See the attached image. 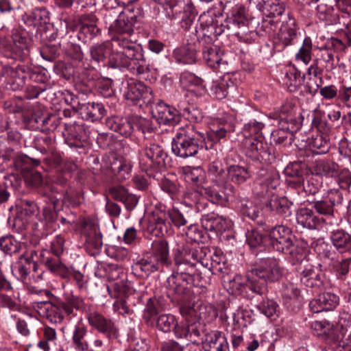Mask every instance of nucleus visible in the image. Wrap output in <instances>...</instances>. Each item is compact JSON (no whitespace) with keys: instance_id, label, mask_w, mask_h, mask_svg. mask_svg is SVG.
<instances>
[{"instance_id":"57","label":"nucleus","mask_w":351,"mask_h":351,"mask_svg":"<svg viewBox=\"0 0 351 351\" xmlns=\"http://www.w3.org/2000/svg\"><path fill=\"white\" fill-rule=\"evenodd\" d=\"M110 52V44L103 43L93 45L90 48L91 60L95 62H103L107 58Z\"/></svg>"},{"instance_id":"61","label":"nucleus","mask_w":351,"mask_h":351,"mask_svg":"<svg viewBox=\"0 0 351 351\" xmlns=\"http://www.w3.org/2000/svg\"><path fill=\"white\" fill-rule=\"evenodd\" d=\"M312 43L309 37L305 38L302 46L295 54V60L307 65L311 60Z\"/></svg>"},{"instance_id":"20","label":"nucleus","mask_w":351,"mask_h":351,"mask_svg":"<svg viewBox=\"0 0 351 351\" xmlns=\"http://www.w3.org/2000/svg\"><path fill=\"white\" fill-rule=\"evenodd\" d=\"M296 220L298 225L310 230L317 229L324 223H331V222H326V219L323 217L315 215L313 209L306 207L298 209Z\"/></svg>"},{"instance_id":"25","label":"nucleus","mask_w":351,"mask_h":351,"mask_svg":"<svg viewBox=\"0 0 351 351\" xmlns=\"http://www.w3.org/2000/svg\"><path fill=\"white\" fill-rule=\"evenodd\" d=\"M109 168L119 181L129 178L132 170V166L128 161L123 157L116 155H112L109 158Z\"/></svg>"},{"instance_id":"37","label":"nucleus","mask_w":351,"mask_h":351,"mask_svg":"<svg viewBox=\"0 0 351 351\" xmlns=\"http://www.w3.org/2000/svg\"><path fill=\"white\" fill-rule=\"evenodd\" d=\"M90 332L82 323H77L75 326L72 333V343L76 351H85Z\"/></svg>"},{"instance_id":"11","label":"nucleus","mask_w":351,"mask_h":351,"mask_svg":"<svg viewBox=\"0 0 351 351\" xmlns=\"http://www.w3.org/2000/svg\"><path fill=\"white\" fill-rule=\"evenodd\" d=\"M270 244L277 252L285 254L294 245L291 230L284 226L273 228L269 234Z\"/></svg>"},{"instance_id":"6","label":"nucleus","mask_w":351,"mask_h":351,"mask_svg":"<svg viewBox=\"0 0 351 351\" xmlns=\"http://www.w3.org/2000/svg\"><path fill=\"white\" fill-rule=\"evenodd\" d=\"M167 154L159 144L147 143L139 152V167L143 171H158L166 165Z\"/></svg>"},{"instance_id":"30","label":"nucleus","mask_w":351,"mask_h":351,"mask_svg":"<svg viewBox=\"0 0 351 351\" xmlns=\"http://www.w3.org/2000/svg\"><path fill=\"white\" fill-rule=\"evenodd\" d=\"M264 11L268 19L263 20L262 26L267 27L270 25V29H272L273 27H276V23H278V21H275L271 18L282 16L285 9L283 4L279 0H271L265 4Z\"/></svg>"},{"instance_id":"22","label":"nucleus","mask_w":351,"mask_h":351,"mask_svg":"<svg viewBox=\"0 0 351 351\" xmlns=\"http://www.w3.org/2000/svg\"><path fill=\"white\" fill-rule=\"evenodd\" d=\"M208 175L217 186H223L225 189L230 190L232 193L234 191V187L228 183L227 179L228 171L220 160H214L208 165Z\"/></svg>"},{"instance_id":"19","label":"nucleus","mask_w":351,"mask_h":351,"mask_svg":"<svg viewBox=\"0 0 351 351\" xmlns=\"http://www.w3.org/2000/svg\"><path fill=\"white\" fill-rule=\"evenodd\" d=\"M339 302L338 295L330 292H324L310 302L309 308L313 313H318L324 311L334 310Z\"/></svg>"},{"instance_id":"21","label":"nucleus","mask_w":351,"mask_h":351,"mask_svg":"<svg viewBox=\"0 0 351 351\" xmlns=\"http://www.w3.org/2000/svg\"><path fill=\"white\" fill-rule=\"evenodd\" d=\"M311 328L315 335L322 337L330 345H337L341 337L337 335V330L333 328V325L326 321H315L311 324Z\"/></svg>"},{"instance_id":"43","label":"nucleus","mask_w":351,"mask_h":351,"mask_svg":"<svg viewBox=\"0 0 351 351\" xmlns=\"http://www.w3.org/2000/svg\"><path fill=\"white\" fill-rule=\"evenodd\" d=\"M302 82L300 72L295 66L287 69L285 75L282 78V84L289 92L298 90Z\"/></svg>"},{"instance_id":"10","label":"nucleus","mask_w":351,"mask_h":351,"mask_svg":"<svg viewBox=\"0 0 351 351\" xmlns=\"http://www.w3.org/2000/svg\"><path fill=\"white\" fill-rule=\"evenodd\" d=\"M252 275L258 282L277 281L283 274V268L280 266L278 261L275 258H266L260 261L259 265L250 270Z\"/></svg>"},{"instance_id":"15","label":"nucleus","mask_w":351,"mask_h":351,"mask_svg":"<svg viewBox=\"0 0 351 351\" xmlns=\"http://www.w3.org/2000/svg\"><path fill=\"white\" fill-rule=\"evenodd\" d=\"M64 141L69 147H82L88 140V134L83 125L64 123Z\"/></svg>"},{"instance_id":"41","label":"nucleus","mask_w":351,"mask_h":351,"mask_svg":"<svg viewBox=\"0 0 351 351\" xmlns=\"http://www.w3.org/2000/svg\"><path fill=\"white\" fill-rule=\"evenodd\" d=\"M174 261L176 268L173 275H180L183 278H187V276H191L194 274L195 265L184 259L180 250H177L174 254Z\"/></svg>"},{"instance_id":"4","label":"nucleus","mask_w":351,"mask_h":351,"mask_svg":"<svg viewBox=\"0 0 351 351\" xmlns=\"http://www.w3.org/2000/svg\"><path fill=\"white\" fill-rule=\"evenodd\" d=\"M254 278L250 271L247 278L240 274H236L233 277L223 276V285L230 293L240 294L247 298H253L254 294L263 295L266 293V285L264 281L258 282Z\"/></svg>"},{"instance_id":"60","label":"nucleus","mask_w":351,"mask_h":351,"mask_svg":"<svg viewBox=\"0 0 351 351\" xmlns=\"http://www.w3.org/2000/svg\"><path fill=\"white\" fill-rule=\"evenodd\" d=\"M113 41L121 48L123 53H128L130 57H134L136 55V52L143 53V50L140 46L135 45L133 43L126 38H121L117 37L114 38Z\"/></svg>"},{"instance_id":"35","label":"nucleus","mask_w":351,"mask_h":351,"mask_svg":"<svg viewBox=\"0 0 351 351\" xmlns=\"http://www.w3.org/2000/svg\"><path fill=\"white\" fill-rule=\"evenodd\" d=\"M150 254L163 267H167L171 263L169 245L165 240L158 239L153 241Z\"/></svg>"},{"instance_id":"1","label":"nucleus","mask_w":351,"mask_h":351,"mask_svg":"<svg viewBox=\"0 0 351 351\" xmlns=\"http://www.w3.org/2000/svg\"><path fill=\"white\" fill-rule=\"evenodd\" d=\"M203 148H212V143L208 145L204 134L197 132L191 124L180 128L171 143L172 152L181 158L195 156Z\"/></svg>"},{"instance_id":"32","label":"nucleus","mask_w":351,"mask_h":351,"mask_svg":"<svg viewBox=\"0 0 351 351\" xmlns=\"http://www.w3.org/2000/svg\"><path fill=\"white\" fill-rule=\"evenodd\" d=\"M109 193L114 199L123 202L129 210H133L138 203L136 196L130 193L123 186H112L109 189Z\"/></svg>"},{"instance_id":"46","label":"nucleus","mask_w":351,"mask_h":351,"mask_svg":"<svg viewBox=\"0 0 351 351\" xmlns=\"http://www.w3.org/2000/svg\"><path fill=\"white\" fill-rule=\"evenodd\" d=\"M176 61L184 64H193L197 60V52L192 46H184L174 50Z\"/></svg>"},{"instance_id":"3","label":"nucleus","mask_w":351,"mask_h":351,"mask_svg":"<svg viewBox=\"0 0 351 351\" xmlns=\"http://www.w3.org/2000/svg\"><path fill=\"white\" fill-rule=\"evenodd\" d=\"M147 231L156 237H160L167 233L172 223L177 228L186 226L188 217L177 208L169 209L167 211L156 210L147 217Z\"/></svg>"},{"instance_id":"18","label":"nucleus","mask_w":351,"mask_h":351,"mask_svg":"<svg viewBox=\"0 0 351 351\" xmlns=\"http://www.w3.org/2000/svg\"><path fill=\"white\" fill-rule=\"evenodd\" d=\"M188 279L180 275L171 274L165 282L167 294L172 301L178 302L187 291Z\"/></svg>"},{"instance_id":"49","label":"nucleus","mask_w":351,"mask_h":351,"mask_svg":"<svg viewBox=\"0 0 351 351\" xmlns=\"http://www.w3.org/2000/svg\"><path fill=\"white\" fill-rule=\"evenodd\" d=\"M97 19L93 14H84L80 18V31L85 34H89L90 36H97L100 29L97 25Z\"/></svg>"},{"instance_id":"5","label":"nucleus","mask_w":351,"mask_h":351,"mask_svg":"<svg viewBox=\"0 0 351 351\" xmlns=\"http://www.w3.org/2000/svg\"><path fill=\"white\" fill-rule=\"evenodd\" d=\"M274 118L279 119V126L272 132L271 139L276 145H285L288 137L301 127L300 114L297 117L294 107L286 104L282 106L278 117Z\"/></svg>"},{"instance_id":"16","label":"nucleus","mask_w":351,"mask_h":351,"mask_svg":"<svg viewBox=\"0 0 351 351\" xmlns=\"http://www.w3.org/2000/svg\"><path fill=\"white\" fill-rule=\"evenodd\" d=\"M124 96L133 104L141 106L150 101L151 92L143 83L131 80L128 83V88L124 93Z\"/></svg>"},{"instance_id":"40","label":"nucleus","mask_w":351,"mask_h":351,"mask_svg":"<svg viewBox=\"0 0 351 351\" xmlns=\"http://www.w3.org/2000/svg\"><path fill=\"white\" fill-rule=\"evenodd\" d=\"M48 15L49 13L45 8H35L29 12L25 13L23 19L28 26L37 27L48 22Z\"/></svg>"},{"instance_id":"8","label":"nucleus","mask_w":351,"mask_h":351,"mask_svg":"<svg viewBox=\"0 0 351 351\" xmlns=\"http://www.w3.org/2000/svg\"><path fill=\"white\" fill-rule=\"evenodd\" d=\"M64 239L61 235L56 236L51 242V250L56 257H52L50 252L45 250L40 252V261L53 273L64 276L66 273L65 266L60 261L58 256L63 252Z\"/></svg>"},{"instance_id":"2","label":"nucleus","mask_w":351,"mask_h":351,"mask_svg":"<svg viewBox=\"0 0 351 351\" xmlns=\"http://www.w3.org/2000/svg\"><path fill=\"white\" fill-rule=\"evenodd\" d=\"M258 184L257 194L268 199L265 205L270 210L285 217L291 214L289 200L286 197H278L274 193V191L279 184V176L276 172L261 169L258 173Z\"/></svg>"},{"instance_id":"42","label":"nucleus","mask_w":351,"mask_h":351,"mask_svg":"<svg viewBox=\"0 0 351 351\" xmlns=\"http://www.w3.org/2000/svg\"><path fill=\"white\" fill-rule=\"evenodd\" d=\"M317 18L326 25H333L338 21V17L333 6L324 3H320L316 8Z\"/></svg>"},{"instance_id":"44","label":"nucleus","mask_w":351,"mask_h":351,"mask_svg":"<svg viewBox=\"0 0 351 351\" xmlns=\"http://www.w3.org/2000/svg\"><path fill=\"white\" fill-rule=\"evenodd\" d=\"M176 317L171 314H162L160 315L155 321V326L163 332H169L171 330L174 332L176 335V330L179 327Z\"/></svg>"},{"instance_id":"54","label":"nucleus","mask_w":351,"mask_h":351,"mask_svg":"<svg viewBox=\"0 0 351 351\" xmlns=\"http://www.w3.org/2000/svg\"><path fill=\"white\" fill-rule=\"evenodd\" d=\"M285 254L289 255V261L292 265H299V267H304L305 264H310L308 260L306 258V250L301 247L293 245Z\"/></svg>"},{"instance_id":"38","label":"nucleus","mask_w":351,"mask_h":351,"mask_svg":"<svg viewBox=\"0 0 351 351\" xmlns=\"http://www.w3.org/2000/svg\"><path fill=\"white\" fill-rule=\"evenodd\" d=\"M41 306L39 307V313L52 323H60L64 315L62 311H64L61 306V304L59 306L55 305L51 302H45L40 303Z\"/></svg>"},{"instance_id":"9","label":"nucleus","mask_w":351,"mask_h":351,"mask_svg":"<svg viewBox=\"0 0 351 351\" xmlns=\"http://www.w3.org/2000/svg\"><path fill=\"white\" fill-rule=\"evenodd\" d=\"M245 154L254 160L263 163H271L276 158L270 148L263 141V138H247L243 141Z\"/></svg>"},{"instance_id":"63","label":"nucleus","mask_w":351,"mask_h":351,"mask_svg":"<svg viewBox=\"0 0 351 351\" xmlns=\"http://www.w3.org/2000/svg\"><path fill=\"white\" fill-rule=\"evenodd\" d=\"M156 302L152 298H149L147 302L144 313L143 319L149 326H154L156 316L158 314V309L156 307Z\"/></svg>"},{"instance_id":"64","label":"nucleus","mask_w":351,"mask_h":351,"mask_svg":"<svg viewBox=\"0 0 351 351\" xmlns=\"http://www.w3.org/2000/svg\"><path fill=\"white\" fill-rule=\"evenodd\" d=\"M58 217L56 210L52 209L51 206H45L39 215V221L43 222L47 228L53 227Z\"/></svg>"},{"instance_id":"34","label":"nucleus","mask_w":351,"mask_h":351,"mask_svg":"<svg viewBox=\"0 0 351 351\" xmlns=\"http://www.w3.org/2000/svg\"><path fill=\"white\" fill-rule=\"evenodd\" d=\"M80 111L84 119L92 122L100 120L106 113L104 106L101 104L95 102L81 104Z\"/></svg>"},{"instance_id":"33","label":"nucleus","mask_w":351,"mask_h":351,"mask_svg":"<svg viewBox=\"0 0 351 351\" xmlns=\"http://www.w3.org/2000/svg\"><path fill=\"white\" fill-rule=\"evenodd\" d=\"M201 223L206 230L210 232H222L227 227L226 220L214 213L203 215Z\"/></svg>"},{"instance_id":"53","label":"nucleus","mask_w":351,"mask_h":351,"mask_svg":"<svg viewBox=\"0 0 351 351\" xmlns=\"http://www.w3.org/2000/svg\"><path fill=\"white\" fill-rule=\"evenodd\" d=\"M39 164V160L31 158L27 156L17 152L14 162V163H12V169H14L16 171L23 172L27 171L31 165L38 166Z\"/></svg>"},{"instance_id":"39","label":"nucleus","mask_w":351,"mask_h":351,"mask_svg":"<svg viewBox=\"0 0 351 351\" xmlns=\"http://www.w3.org/2000/svg\"><path fill=\"white\" fill-rule=\"evenodd\" d=\"M227 179L228 183L232 182L241 184L246 182L252 176V172L247 167L232 165L227 169Z\"/></svg>"},{"instance_id":"62","label":"nucleus","mask_w":351,"mask_h":351,"mask_svg":"<svg viewBox=\"0 0 351 351\" xmlns=\"http://www.w3.org/2000/svg\"><path fill=\"white\" fill-rule=\"evenodd\" d=\"M241 29L239 31H235V25H232V35H234L241 41L250 43L256 36V34L253 31H250L247 25V22H244L243 24L240 25Z\"/></svg>"},{"instance_id":"36","label":"nucleus","mask_w":351,"mask_h":351,"mask_svg":"<svg viewBox=\"0 0 351 351\" xmlns=\"http://www.w3.org/2000/svg\"><path fill=\"white\" fill-rule=\"evenodd\" d=\"M106 124L110 130L125 136H130L134 129L132 116L129 119L111 117L107 119Z\"/></svg>"},{"instance_id":"47","label":"nucleus","mask_w":351,"mask_h":351,"mask_svg":"<svg viewBox=\"0 0 351 351\" xmlns=\"http://www.w3.org/2000/svg\"><path fill=\"white\" fill-rule=\"evenodd\" d=\"M163 267H164L158 263V261L151 254L141 259L136 264V269L141 270L146 276H149L150 274L156 271H162Z\"/></svg>"},{"instance_id":"24","label":"nucleus","mask_w":351,"mask_h":351,"mask_svg":"<svg viewBox=\"0 0 351 351\" xmlns=\"http://www.w3.org/2000/svg\"><path fill=\"white\" fill-rule=\"evenodd\" d=\"M202 344L204 351H228L227 339L221 332L212 331L207 333Z\"/></svg>"},{"instance_id":"28","label":"nucleus","mask_w":351,"mask_h":351,"mask_svg":"<svg viewBox=\"0 0 351 351\" xmlns=\"http://www.w3.org/2000/svg\"><path fill=\"white\" fill-rule=\"evenodd\" d=\"M296 36L295 20L289 14H287L282 21L278 34L279 38L285 45H289L292 44Z\"/></svg>"},{"instance_id":"51","label":"nucleus","mask_w":351,"mask_h":351,"mask_svg":"<svg viewBox=\"0 0 351 351\" xmlns=\"http://www.w3.org/2000/svg\"><path fill=\"white\" fill-rule=\"evenodd\" d=\"M265 124L256 120H250L248 123L244 124L242 129V134L244 139L261 138L262 130L264 128Z\"/></svg>"},{"instance_id":"59","label":"nucleus","mask_w":351,"mask_h":351,"mask_svg":"<svg viewBox=\"0 0 351 351\" xmlns=\"http://www.w3.org/2000/svg\"><path fill=\"white\" fill-rule=\"evenodd\" d=\"M21 243L12 237H4L0 239V249L6 254L12 255L19 252Z\"/></svg>"},{"instance_id":"12","label":"nucleus","mask_w":351,"mask_h":351,"mask_svg":"<svg viewBox=\"0 0 351 351\" xmlns=\"http://www.w3.org/2000/svg\"><path fill=\"white\" fill-rule=\"evenodd\" d=\"M87 319L90 326L108 339H115L118 337V328L114 323L102 314L97 311L90 313L88 314Z\"/></svg>"},{"instance_id":"13","label":"nucleus","mask_w":351,"mask_h":351,"mask_svg":"<svg viewBox=\"0 0 351 351\" xmlns=\"http://www.w3.org/2000/svg\"><path fill=\"white\" fill-rule=\"evenodd\" d=\"M138 21V16L132 8H125L121 12L114 23L112 25L109 30L119 34L130 35L134 31V27Z\"/></svg>"},{"instance_id":"26","label":"nucleus","mask_w":351,"mask_h":351,"mask_svg":"<svg viewBox=\"0 0 351 351\" xmlns=\"http://www.w3.org/2000/svg\"><path fill=\"white\" fill-rule=\"evenodd\" d=\"M302 284L307 287H317L322 285L319 269L311 263L305 264L304 267H298Z\"/></svg>"},{"instance_id":"55","label":"nucleus","mask_w":351,"mask_h":351,"mask_svg":"<svg viewBox=\"0 0 351 351\" xmlns=\"http://www.w3.org/2000/svg\"><path fill=\"white\" fill-rule=\"evenodd\" d=\"M200 194H204L206 197L213 204H223L227 201L226 195L217 191L215 187H208L205 189H197L195 191Z\"/></svg>"},{"instance_id":"48","label":"nucleus","mask_w":351,"mask_h":351,"mask_svg":"<svg viewBox=\"0 0 351 351\" xmlns=\"http://www.w3.org/2000/svg\"><path fill=\"white\" fill-rule=\"evenodd\" d=\"M237 207L242 215L252 220H256L259 217L261 210L258 206L247 198L239 199Z\"/></svg>"},{"instance_id":"29","label":"nucleus","mask_w":351,"mask_h":351,"mask_svg":"<svg viewBox=\"0 0 351 351\" xmlns=\"http://www.w3.org/2000/svg\"><path fill=\"white\" fill-rule=\"evenodd\" d=\"M201 334V324L199 322L189 323L188 321L180 323L176 330V337L185 338L195 343Z\"/></svg>"},{"instance_id":"14","label":"nucleus","mask_w":351,"mask_h":351,"mask_svg":"<svg viewBox=\"0 0 351 351\" xmlns=\"http://www.w3.org/2000/svg\"><path fill=\"white\" fill-rule=\"evenodd\" d=\"M235 74L224 72L219 79L213 80L207 86V90L210 97L216 99H225L229 92V89L234 86V80Z\"/></svg>"},{"instance_id":"23","label":"nucleus","mask_w":351,"mask_h":351,"mask_svg":"<svg viewBox=\"0 0 351 351\" xmlns=\"http://www.w3.org/2000/svg\"><path fill=\"white\" fill-rule=\"evenodd\" d=\"M202 54L203 58L208 66L215 69L217 72H227V62L222 60V52L217 45L205 47L203 49Z\"/></svg>"},{"instance_id":"52","label":"nucleus","mask_w":351,"mask_h":351,"mask_svg":"<svg viewBox=\"0 0 351 351\" xmlns=\"http://www.w3.org/2000/svg\"><path fill=\"white\" fill-rule=\"evenodd\" d=\"M181 173L186 182L197 187L204 176V171L201 167H184L181 169Z\"/></svg>"},{"instance_id":"45","label":"nucleus","mask_w":351,"mask_h":351,"mask_svg":"<svg viewBox=\"0 0 351 351\" xmlns=\"http://www.w3.org/2000/svg\"><path fill=\"white\" fill-rule=\"evenodd\" d=\"M108 291L112 297L118 299L130 298L134 292L124 280L114 282L110 287H108Z\"/></svg>"},{"instance_id":"56","label":"nucleus","mask_w":351,"mask_h":351,"mask_svg":"<svg viewBox=\"0 0 351 351\" xmlns=\"http://www.w3.org/2000/svg\"><path fill=\"white\" fill-rule=\"evenodd\" d=\"M311 150L316 154H323L328 152L330 143L323 134H317L308 143Z\"/></svg>"},{"instance_id":"58","label":"nucleus","mask_w":351,"mask_h":351,"mask_svg":"<svg viewBox=\"0 0 351 351\" xmlns=\"http://www.w3.org/2000/svg\"><path fill=\"white\" fill-rule=\"evenodd\" d=\"M61 306L67 315H71L73 313V308L82 311L86 309L84 300L75 295L68 296L66 302L61 303Z\"/></svg>"},{"instance_id":"7","label":"nucleus","mask_w":351,"mask_h":351,"mask_svg":"<svg viewBox=\"0 0 351 351\" xmlns=\"http://www.w3.org/2000/svg\"><path fill=\"white\" fill-rule=\"evenodd\" d=\"M134 57H130L128 53L121 51L112 53L108 61V66L119 70H130L134 74L141 75L147 69L142 62H145L143 53L136 52Z\"/></svg>"},{"instance_id":"27","label":"nucleus","mask_w":351,"mask_h":351,"mask_svg":"<svg viewBox=\"0 0 351 351\" xmlns=\"http://www.w3.org/2000/svg\"><path fill=\"white\" fill-rule=\"evenodd\" d=\"M330 239L335 248L341 254L351 251V234L341 228L333 229Z\"/></svg>"},{"instance_id":"50","label":"nucleus","mask_w":351,"mask_h":351,"mask_svg":"<svg viewBox=\"0 0 351 351\" xmlns=\"http://www.w3.org/2000/svg\"><path fill=\"white\" fill-rule=\"evenodd\" d=\"M315 170L317 174L335 177L339 174V167L331 160H319L315 162Z\"/></svg>"},{"instance_id":"31","label":"nucleus","mask_w":351,"mask_h":351,"mask_svg":"<svg viewBox=\"0 0 351 351\" xmlns=\"http://www.w3.org/2000/svg\"><path fill=\"white\" fill-rule=\"evenodd\" d=\"M85 243L88 250L92 254L97 253L102 247V236L97 226L93 224L88 226L85 232Z\"/></svg>"},{"instance_id":"17","label":"nucleus","mask_w":351,"mask_h":351,"mask_svg":"<svg viewBox=\"0 0 351 351\" xmlns=\"http://www.w3.org/2000/svg\"><path fill=\"white\" fill-rule=\"evenodd\" d=\"M152 114L159 124L171 125L179 121L176 109L161 101L152 106Z\"/></svg>"}]
</instances>
